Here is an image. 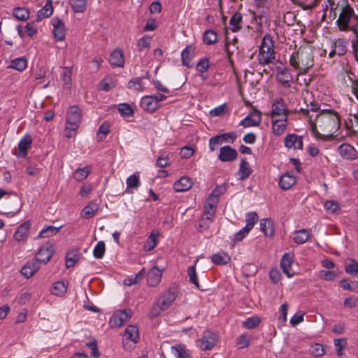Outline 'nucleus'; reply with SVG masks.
Returning a JSON list of instances; mask_svg holds the SVG:
<instances>
[{"label":"nucleus","instance_id":"nucleus-1","mask_svg":"<svg viewBox=\"0 0 358 358\" xmlns=\"http://www.w3.org/2000/svg\"><path fill=\"white\" fill-rule=\"evenodd\" d=\"M340 116L338 113L326 110L317 114L315 119L309 117L308 125L312 134L322 141H329L340 128Z\"/></svg>","mask_w":358,"mask_h":358},{"label":"nucleus","instance_id":"nucleus-2","mask_svg":"<svg viewBox=\"0 0 358 358\" xmlns=\"http://www.w3.org/2000/svg\"><path fill=\"white\" fill-rule=\"evenodd\" d=\"M313 50L314 48L309 44L300 46L290 57V65L300 73H306L314 64Z\"/></svg>","mask_w":358,"mask_h":358},{"label":"nucleus","instance_id":"nucleus-3","mask_svg":"<svg viewBox=\"0 0 358 358\" xmlns=\"http://www.w3.org/2000/svg\"><path fill=\"white\" fill-rule=\"evenodd\" d=\"M338 17L336 21V24L341 31H349L351 21L352 20H358V15L355 13L348 0H340L338 2Z\"/></svg>","mask_w":358,"mask_h":358},{"label":"nucleus","instance_id":"nucleus-4","mask_svg":"<svg viewBox=\"0 0 358 358\" xmlns=\"http://www.w3.org/2000/svg\"><path fill=\"white\" fill-rule=\"evenodd\" d=\"M218 202L208 198L204 205V214L199 223L200 229H206L213 221Z\"/></svg>","mask_w":358,"mask_h":358},{"label":"nucleus","instance_id":"nucleus-5","mask_svg":"<svg viewBox=\"0 0 358 358\" xmlns=\"http://www.w3.org/2000/svg\"><path fill=\"white\" fill-rule=\"evenodd\" d=\"M218 336L212 331H205L202 337L196 341V345L201 350H210L218 341Z\"/></svg>","mask_w":358,"mask_h":358},{"label":"nucleus","instance_id":"nucleus-6","mask_svg":"<svg viewBox=\"0 0 358 358\" xmlns=\"http://www.w3.org/2000/svg\"><path fill=\"white\" fill-rule=\"evenodd\" d=\"M132 316V310L129 308L117 310L110 320L111 327H120L127 322Z\"/></svg>","mask_w":358,"mask_h":358},{"label":"nucleus","instance_id":"nucleus-7","mask_svg":"<svg viewBox=\"0 0 358 358\" xmlns=\"http://www.w3.org/2000/svg\"><path fill=\"white\" fill-rule=\"evenodd\" d=\"M288 113L284 100L282 98L275 99L272 104L271 118L287 119Z\"/></svg>","mask_w":358,"mask_h":358},{"label":"nucleus","instance_id":"nucleus-8","mask_svg":"<svg viewBox=\"0 0 358 358\" xmlns=\"http://www.w3.org/2000/svg\"><path fill=\"white\" fill-rule=\"evenodd\" d=\"M274 68L276 70L277 80L282 85L287 86L292 80V75L282 62H276Z\"/></svg>","mask_w":358,"mask_h":358},{"label":"nucleus","instance_id":"nucleus-9","mask_svg":"<svg viewBox=\"0 0 358 358\" xmlns=\"http://www.w3.org/2000/svg\"><path fill=\"white\" fill-rule=\"evenodd\" d=\"M81 120V113L80 108L76 106H71L66 114V124L73 126L75 128H79Z\"/></svg>","mask_w":358,"mask_h":358},{"label":"nucleus","instance_id":"nucleus-10","mask_svg":"<svg viewBox=\"0 0 358 358\" xmlns=\"http://www.w3.org/2000/svg\"><path fill=\"white\" fill-rule=\"evenodd\" d=\"M262 121V113L257 109H254L241 122L243 127H257Z\"/></svg>","mask_w":358,"mask_h":358},{"label":"nucleus","instance_id":"nucleus-11","mask_svg":"<svg viewBox=\"0 0 358 358\" xmlns=\"http://www.w3.org/2000/svg\"><path fill=\"white\" fill-rule=\"evenodd\" d=\"M31 225V224L29 220L21 224L13 234L14 240L17 243H25L29 236Z\"/></svg>","mask_w":358,"mask_h":358},{"label":"nucleus","instance_id":"nucleus-12","mask_svg":"<svg viewBox=\"0 0 358 358\" xmlns=\"http://www.w3.org/2000/svg\"><path fill=\"white\" fill-rule=\"evenodd\" d=\"M52 245L49 243H46L41 247L40 250L36 254V258L33 259V260H37V262L39 264H46L52 257Z\"/></svg>","mask_w":358,"mask_h":358},{"label":"nucleus","instance_id":"nucleus-13","mask_svg":"<svg viewBox=\"0 0 358 358\" xmlns=\"http://www.w3.org/2000/svg\"><path fill=\"white\" fill-rule=\"evenodd\" d=\"M257 59L259 64L262 66L272 64L275 66L276 62H282L280 60L275 59V51L259 50Z\"/></svg>","mask_w":358,"mask_h":358},{"label":"nucleus","instance_id":"nucleus-14","mask_svg":"<svg viewBox=\"0 0 358 358\" xmlns=\"http://www.w3.org/2000/svg\"><path fill=\"white\" fill-rule=\"evenodd\" d=\"M176 293L171 289H169L167 291L162 294L157 302L159 303V306H161V309L166 310L176 300Z\"/></svg>","mask_w":358,"mask_h":358},{"label":"nucleus","instance_id":"nucleus-15","mask_svg":"<svg viewBox=\"0 0 358 358\" xmlns=\"http://www.w3.org/2000/svg\"><path fill=\"white\" fill-rule=\"evenodd\" d=\"M338 13V3H336L335 0H327L323 6L322 18L328 16L331 20H335L337 17Z\"/></svg>","mask_w":358,"mask_h":358},{"label":"nucleus","instance_id":"nucleus-16","mask_svg":"<svg viewBox=\"0 0 358 358\" xmlns=\"http://www.w3.org/2000/svg\"><path fill=\"white\" fill-rule=\"evenodd\" d=\"M294 262V255L292 253H285L281 259L280 266L284 273L291 278L294 275V272L292 268V264Z\"/></svg>","mask_w":358,"mask_h":358},{"label":"nucleus","instance_id":"nucleus-17","mask_svg":"<svg viewBox=\"0 0 358 358\" xmlns=\"http://www.w3.org/2000/svg\"><path fill=\"white\" fill-rule=\"evenodd\" d=\"M285 146L288 149H303L302 136L296 134H287L285 137Z\"/></svg>","mask_w":358,"mask_h":358},{"label":"nucleus","instance_id":"nucleus-18","mask_svg":"<svg viewBox=\"0 0 358 358\" xmlns=\"http://www.w3.org/2000/svg\"><path fill=\"white\" fill-rule=\"evenodd\" d=\"M338 151L340 155L346 159L353 160L358 157L357 152L355 148L348 143H343L339 145Z\"/></svg>","mask_w":358,"mask_h":358},{"label":"nucleus","instance_id":"nucleus-19","mask_svg":"<svg viewBox=\"0 0 358 358\" xmlns=\"http://www.w3.org/2000/svg\"><path fill=\"white\" fill-rule=\"evenodd\" d=\"M237 151L229 145L220 148L219 159L222 162H231L237 158Z\"/></svg>","mask_w":358,"mask_h":358},{"label":"nucleus","instance_id":"nucleus-20","mask_svg":"<svg viewBox=\"0 0 358 358\" xmlns=\"http://www.w3.org/2000/svg\"><path fill=\"white\" fill-rule=\"evenodd\" d=\"M53 26V34L57 41H63L65 38V26L62 20L58 18L52 20Z\"/></svg>","mask_w":358,"mask_h":358},{"label":"nucleus","instance_id":"nucleus-21","mask_svg":"<svg viewBox=\"0 0 358 358\" xmlns=\"http://www.w3.org/2000/svg\"><path fill=\"white\" fill-rule=\"evenodd\" d=\"M110 64L114 67H123L124 64V55L122 50L116 48L110 56Z\"/></svg>","mask_w":358,"mask_h":358},{"label":"nucleus","instance_id":"nucleus-22","mask_svg":"<svg viewBox=\"0 0 358 358\" xmlns=\"http://www.w3.org/2000/svg\"><path fill=\"white\" fill-rule=\"evenodd\" d=\"M32 138L29 135H25L19 142L17 145L18 157H24L27 155V150L31 148Z\"/></svg>","mask_w":358,"mask_h":358},{"label":"nucleus","instance_id":"nucleus-23","mask_svg":"<svg viewBox=\"0 0 358 358\" xmlns=\"http://www.w3.org/2000/svg\"><path fill=\"white\" fill-rule=\"evenodd\" d=\"M40 268L39 263L37 262V260H31L27 262L24 266L21 268V273L22 275L29 278L33 276L35 273Z\"/></svg>","mask_w":358,"mask_h":358},{"label":"nucleus","instance_id":"nucleus-24","mask_svg":"<svg viewBox=\"0 0 358 358\" xmlns=\"http://www.w3.org/2000/svg\"><path fill=\"white\" fill-rule=\"evenodd\" d=\"M195 52V47L192 45H189L181 52V59L183 66L188 68L192 66L191 64V59L193 58Z\"/></svg>","mask_w":358,"mask_h":358},{"label":"nucleus","instance_id":"nucleus-25","mask_svg":"<svg viewBox=\"0 0 358 358\" xmlns=\"http://www.w3.org/2000/svg\"><path fill=\"white\" fill-rule=\"evenodd\" d=\"M192 186V179L187 176H182L175 182L173 188L176 192H182L189 190Z\"/></svg>","mask_w":358,"mask_h":358},{"label":"nucleus","instance_id":"nucleus-26","mask_svg":"<svg viewBox=\"0 0 358 358\" xmlns=\"http://www.w3.org/2000/svg\"><path fill=\"white\" fill-rule=\"evenodd\" d=\"M140 105L143 110L149 112H154L159 107L152 95L143 96L141 100Z\"/></svg>","mask_w":358,"mask_h":358},{"label":"nucleus","instance_id":"nucleus-27","mask_svg":"<svg viewBox=\"0 0 358 358\" xmlns=\"http://www.w3.org/2000/svg\"><path fill=\"white\" fill-rule=\"evenodd\" d=\"M287 119L272 118L273 132L275 136H280L283 134L287 127Z\"/></svg>","mask_w":358,"mask_h":358},{"label":"nucleus","instance_id":"nucleus-28","mask_svg":"<svg viewBox=\"0 0 358 358\" xmlns=\"http://www.w3.org/2000/svg\"><path fill=\"white\" fill-rule=\"evenodd\" d=\"M162 271L157 266L150 269L148 273V283L150 286L157 285L161 280Z\"/></svg>","mask_w":358,"mask_h":358},{"label":"nucleus","instance_id":"nucleus-29","mask_svg":"<svg viewBox=\"0 0 358 358\" xmlns=\"http://www.w3.org/2000/svg\"><path fill=\"white\" fill-rule=\"evenodd\" d=\"M296 183V178L289 173L282 175L279 181V187L284 190L289 189Z\"/></svg>","mask_w":358,"mask_h":358},{"label":"nucleus","instance_id":"nucleus-30","mask_svg":"<svg viewBox=\"0 0 358 358\" xmlns=\"http://www.w3.org/2000/svg\"><path fill=\"white\" fill-rule=\"evenodd\" d=\"M243 16L237 12L229 20L230 29L232 32H238L242 29Z\"/></svg>","mask_w":358,"mask_h":358},{"label":"nucleus","instance_id":"nucleus-31","mask_svg":"<svg viewBox=\"0 0 358 358\" xmlns=\"http://www.w3.org/2000/svg\"><path fill=\"white\" fill-rule=\"evenodd\" d=\"M171 353L177 358H190V352L183 345L172 346Z\"/></svg>","mask_w":358,"mask_h":358},{"label":"nucleus","instance_id":"nucleus-32","mask_svg":"<svg viewBox=\"0 0 358 358\" xmlns=\"http://www.w3.org/2000/svg\"><path fill=\"white\" fill-rule=\"evenodd\" d=\"M252 170L249 163L245 159L241 160L238 173L239 180H244L247 179L250 176Z\"/></svg>","mask_w":358,"mask_h":358},{"label":"nucleus","instance_id":"nucleus-33","mask_svg":"<svg viewBox=\"0 0 358 358\" xmlns=\"http://www.w3.org/2000/svg\"><path fill=\"white\" fill-rule=\"evenodd\" d=\"M127 182V189L126 192L127 193H132V189H137L141 182L139 180V175L138 173H134L129 176L126 180Z\"/></svg>","mask_w":358,"mask_h":358},{"label":"nucleus","instance_id":"nucleus-34","mask_svg":"<svg viewBox=\"0 0 358 358\" xmlns=\"http://www.w3.org/2000/svg\"><path fill=\"white\" fill-rule=\"evenodd\" d=\"M310 236L308 229H301L296 231L293 234V240L297 244H303L307 241Z\"/></svg>","mask_w":358,"mask_h":358},{"label":"nucleus","instance_id":"nucleus-35","mask_svg":"<svg viewBox=\"0 0 358 358\" xmlns=\"http://www.w3.org/2000/svg\"><path fill=\"white\" fill-rule=\"evenodd\" d=\"M124 336L134 343H137L139 338L138 329L135 325H129L124 331Z\"/></svg>","mask_w":358,"mask_h":358},{"label":"nucleus","instance_id":"nucleus-36","mask_svg":"<svg viewBox=\"0 0 358 358\" xmlns=\"http://www.w3.org/2000/svg\"><path fill=\"white\" fill-rule=\"evenodd\" d=\"M98 210V205L94 202H91L83 209L81 216L85 219L91 218L96 215Z\"/></svg>","mask_w":358,"mask_h":358},{"label":"nucleus","instance_id":"nucleus-37","mask_svg":"<svg viewBox=\"0 0 358 358\" xmlns=\"http://www.w3.org/2000/svg\"><path fill=\"white\" fill-rule=\"evenodd\" d=\"M71 75L72 67H64L62 69L60 79L62 82L63 86L65 88L69 89L71 85Z\"/></svg>","mask_w":358,"mask_h":358},{"label":"nucleus","instance_id":"nucleus-38","mask_svg":"<svg viewBox=\"0 0 358 358\" xmlns=\"http://www.w3.org/2000/svg\"><path fill=\"white\" fill-rule=\"evenodd\" d=\"M345 271L352 276H358V262L354 259H348L345 263Z\"/></svg>","mask_w":358,"mask_h":358},{"label":"nucleus","instance_id":"nucleus-39","mask_svg":"<svg viewBox=\"0 0 358 358\" xmlns=\"http://www.w3.org/2000/svg\"><path fill=\"white\" fill-rule=\"evenodd\" d=\"M259 50L275 51L274 41L269 34H266L263 37Z\"/></svg>","mask_w":358,"mask_h":358},{"label":"nucleus","instance_id":"nucleus-40","mask_svg":"<svg viewBox=\"0 0 358 358\" xmlns=\"http://www.w3.org/2000/svg\"><path fill=\"white\" fill-rule=\"evenodd\" d=\"M159 235V232L157 231H152L151 232L150 235L144 244L145 250L150 251L155 248Z\"/></svg>","mask_w":358,"mask_h":358},{"label":"nucleus","instance_id":"nucleus-41","mask_svg":"<svg viewBox=\"0 0 358 358\" xmlns=\"http://www.w3.org/2000/svg\"><path fill=\"white\" fill-rule=\"evenodd\" d=\"M348 42L346 39L338 38L335 41L334 43V48L337 55L343 56L347 52V45Z\"/></svg>","mask_w":358,"mask_h":358},{"label":"nucleus","instance_id":"nucleus-42","mask_svg":"<svg viewBox=\"0 0 358 358\" xmlns=\"http://www.w3.org/2000/svg\"><path fill=\"white\" fill-rule=\"evenodd\" d=\"M260 229L266 236H272L274 234L273 222L268 219H263L260 221Z\"/></svg>","mask_w":358,"mask_h":358},{"label":"nucleus","instance_id":"nucleus-43","mask_svg":"<svg viewBox=\"0 0 358 358\" xmlns=\"http://www.w3.org/2000/svg\"><path fill=\"white\" fill-rule=\"evenodd\" d=\"M27 66V61L24 57H19L13 59L8 68L23 71Z\"/></svg>","mask_w":358,"mask_h":358},{"label":"nucleus","instance_id":"nucleus-44","mask_svg":"<svg viewBox=\"0 0 358 358\" xmlns=\"http://www.w3.org/2000/svg\"><path fill=\"white\" fill-rule=\"evenodd\" d=\"M67 291V285L64 281H57L54 283L52 288V294L57 296H62Z\"/></svg>","mask_w":358,"mask_h":358},{"label":"nucleus","instance_id":"nucleus-45","mask_svg":"<svg viewBox=\"0 0 358 358\" xmlns=\"http://www.w3.org/2000/svg\"><path fill=\"white\" fill-rule=\"evenodd\" d=\"M61 227H55L50 225L47 226L40 231L38 238H44L51 237L58 233Z\"/></svg>","mask_w":358,"mask_h":358},{"label":"nucleus","instance_id":"nucleus-46","mask_svg":"<svg viewBox=\"0 0 358 358\" xmlns=\"http://www.w3.org/2000/svg\"><path fill=\"white\" fill-rule=\"evenodd\" d=\"M52 12H53V9H52L51 1L48 0V2L46 3V5L38 11V13H37L38 20H41L43 18L50 17L52 14Z\"/></svg>","mask_w":358,"mask_h":358},{"label":"nucleus","instance_id":"nucleus-47","mask_svg":"<svg viewBox=\"0 0 358 358\" xmlns=\"http://www.w3.org/2000/svg\"><path fill=\"white\" fill-rule=\"evenodd\" d=\"M69 3L75 13H83L87 8V0H69Z\"/></svg>","mask_w":358,"mask_h":358},{"label":"nucleus","instance_id":"nucleus-48","mask_svg":"<svg viewBox=\"0 0 358 358\" xmlns=\"http://www.w3.org/2000/svg\"><path fill=\"white\" fill-rule=\"evenodd\" d=\"M212 262L215 264H227L229 260L230 257L227 255V253L224 252H220L217 254L213 255L211 257Z\"/></svg>","mask_w":358,"mask_h":358},{"label":"nucleus","instance_id":"nucleus-49","mask_svg":"<svg viewBox=\"0 0 358 358\" xmlns=\"http://www.w3.org/2000/svg\"><path fill=\"white\" fill-rule=\"evenodd\" d=\"M127 87L134 91H143L144 89L143 78L138 77L130 80L127 83Z\"/></svg>","mask_w":358,"mask_h":358},{"label":"nucleus","instance_id":"nucleus-50","mask_svg":"<svg viewBox=\"0 0 358 358\" xmlns=\"http://www.w3.org/2000/svg\"><path fill=\"white\" fill-rule=\"evenodd\" d=\"M151 38L148 36H143L138 41L136 46L138 51H148L150 48Z\"/></svg>","mask_w":358,"mask_h":358},{"label":"nucleus","instance_id":"nucleus-51","mask_svg":"<svg viewBox=\"0 0 358 358\" xmlns=\"http://www.w3.org/2000/svg\"><path fill=\"white\" fill-rule=\"evenodd\" d=\"M203 41L207 45L214 44L217 41V34L212 29L207 30L203 34Z\"/></svg>","mask_w":358,"mask_h":358},{"label":"nucleus","instance_id":"nucleus-52","mask_svg":"<svg viewBox=\"0 0 358 358\" xmlns=\"http://www.w3.org/2000/svg\"><path fill=\"white\" fill-rule=\"evenodd\" d=\"M90 172L91 169L89 166L77 169L74 172L73 177L76 180L82 181L90 175Z\"/></svg>","mask_w":358,"mask_h":358},{"label":"nucleus","instance_id":"nucleus-53","mask_svg":"<svg viewBox=\"0 0 358 358\" xmlns=\"http://www.w3.org/2000/svg\"><path fill=\"white\" fill-rule=\"evenodd\" d=\"M357 21V23L350 26L349 31H351L355 36V40L352 41V47L355 57L357 59H358V20Z\"/></svg>","mask_w":358,"mask_h":358},{"label":"nucleus","instance_id":"nucleus-54","mask_svg":"<svg viewBox=\"0 0 358 358\" xmlns=\"http://www.w3.org/2000/svg\"><path fill=\"white\" fill-rule=\"evenodd\" d=\"M258 215L255 212H250L246 214V225L247 229L251 230L256 222L258 221Z\"/></svg>","mask_w":358,"mask_h":358},{"label":"nucleus","instance_id":"nucleus-55","mask_svg":"<svg viewBox=\"0 0 358 358\" xmlns=\"http://www.w3.org/2000/svg\"><path fill=\"white\" fill-rule=\"evenodd\" d=\"M13 16L20 20H26L29 17V11L25 8H16L13 10Z\"/></svg>","mask_w":358,"mask_h":358},{"label":"nucleus","instance_id":"nucleus-56","mask_svg":"<svg viewBox=\"0 0 358 358\" xmlns=\"http://www.w3.org/2000/svg\"><path fill=\"white\" fill-rule=\"evenodd\" d=\"M106 251V246L103 241H101L97 243L93 250V255L96 259H101Z\"/></svg>","mask_w":358,"mask_h":358},{"label":"nucleus","instance_id":"nucleus-57","mask_svg":"<svg viewBox=\"0 0 358 358\" xmlns=\"http://www.w3.org/2000/svg\"><path fill=\"white\" fill-rule=\"evenodd\" d=\"M145 269L143 268L138 274L127 277L124 280V284L127 286H131L132 285L138 283L143 278V273Z\"/></svg>","mask_w":358,"mask_h":358},{"label":"nucleus","instance_id":"nucleus-58","mask_svg":"<svg viewBox=\"0 0 358 358\" xmlns=\"http://www.w3.org/2000/svg\"><path fill=\"white\" fill-rule=\"evenodd\" d=\"M196 262H197V261L195 262L194 265L188 267L187 273H188L190 282L192 284H194L197 288H199V280H198L197 274L196 272Z\"/></svg>","mask_w":358,"mask_h":358},{"label":"nucleus","instance_id":"nucleus-59","mask_svg":"<svg viewBox=\"0 0 358 358\" xmlns=\"http://www.w3.org/2000/svg\"><path fill=\"white\" fill-rule=\"evenodd\" d=\"M110 124L107 122H104L103 123H102L98 131H97V133H96V136L97 137L100 139V140H102L103 138H106V136L109 134L110 132Z\"/></svg>","mask_w":358,"mask_h":358},{"label":"nucleus","instance_id":"nucleus-60","mask_svg":"<svg viewBox=\"0 0 358 358\" xmlns=\"http://www.w3.org/2000/svg\"><path fill=\"white\" fill-rule=\"evenodd\" d=\"M250 341V337L249 335L246 334H241L236 339V345L240 349L245 348L249 345Z\"/></svg>","mask_w":358,"mask_h":358},{"label":"nucleus","instance_id":"nucleus-61","mask_svg":"<svg viewBox=\"0 0 358 358\" xmlns=\"http://www.w3.org/2000/svg\"><path fill=\"white\" fill-rule=\"evenodd\" d=\"M120 113L124 117H129L133 115L131 107L127 103H120L117 106Z\"/></svg>","mask_w":358,"mask_h":358},{"label":"nucleus","instance_id":"nucleus-62","mask_svg":"<svg viewBox=\"0 0 358 358\" xmlns=\"http://www.w3.org/2000/svg\"><path fill=\"white\" fill-rule=\"evenodd\" d=\"M319 277L325 280L333 281L336 278V273L334 271L321 270L319 273Z\"/></svg>","mask_w":358,"mask_h":358},{"label":"nucleus","instance_id":"nucleus-63","mask_svg":"<svg viewBox=\"0 0 358 358\" xmlns=\"http://www.w3.org/2000/svg\"><path fill=\"white\" fill-rule=\"evenodd\" d=\"M209 68V60L208 58H202L198 62L196 69L200 73L207 71Z\"/></svg>","mask_w":358,"mask_h":358},{"label":"nucleus","instance_id":"nucleus-64","mask_svg":"<svg viewBox=\"0 0 358 358\" xmlns=\"http://www.w3.org/2000/svg\"><path fill=\"white\" fill-rule=\"evenodd\" d=\"M260 323V320L257 317H252L246 319L243 322V326L248 329H252L257 327Z\"/></svg>","mask_w":358,"mask_h":358}]
</instances>
